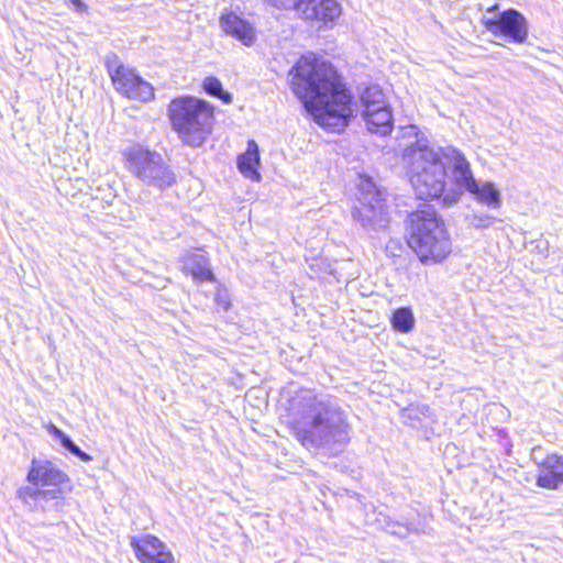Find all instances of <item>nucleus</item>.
I'll use <instances>...</instances> for the list:
<instances>
[{
    "label": "nucleus",
    "mask_w": 563,
    "mask_h": 563,
    "mask_svg": "<svg viewBox=\"0 0 563 563\" xmlns=\"http://www.w3.org/2000/svg\"><path fill=\"white\" fill-rule=\"evenodd\" d=\"M292 92L321 128L341 132L354 118L353 95L329 62L302 55L289 70Z\"/></svg>",
    "instance_id": "obj_1"
},
{
    "label": "nucleus",
    "mask_w": 563,
    "mask_h": 563,
    "mask_svg": "<svg viewBox=\"0 0 563 563\" xmlns=\"http://www.w3.org/2000/svg\"><path fill=\"white\" fill-rule=\"evenodd\" d=\"M288 411L292 435L308 450L338 455L351 441L349 413L333 395L301 390L289 400Z\"/></svg>",
    "instance_id": "obj_2"
},
{
    "label": "nucleus",
    "mask_w": 563,
    "mask_h": 563,
    "mask_svg": "<svg viewBox=\"0 0 563 563\" xmlns=\"http://www.w3.org/2000/svg\"><path fill=\"white\" fill-rule=\"evenodd\" d=\"M402 161L418 199L433 200L442 197L444 206H451L459 200L454 192L444 195L446 168L440 152L428 140L418 139L407 145L402 152Z\"/></svg>",
    "instance_id": "obj_3"
},
{
    "label": "nucleus",
    "mask_w": 563,
    "mask_h": 563,
    "mask_svg": "<svg viewBox=\"0 0 563 563\" xmlns=\"http://www.w3.org/2000/svg\"><path fill=\"white\" fill-rule=\"evenodd\" d=\"M408 245L426 265L440 263L451 253L444 221L431 205H423L408 217Z\"/></svg>",
    "instance_id": "obj_4"
},
{
    "label": "nucleus",
    "mask_w": 563,
    "mask_h": 563,
    "mask_svg": "<svg viewBox=\"0 0 563 563\" xmlns=\"http://www.w3.org/2000/svg\"><path fill=\"white\" fill-rule=\"evenodd\" d=\"M27 482L31 485L22 486L16 496L32 511H60L64 506L62 486L69 483V477L53 462L32 460Z\"/></svg>",
    "instance_id": "obj_5"
},
{
    "label": "nucleus",
    "mask_w": 563,
    "mask_h": 563,
    "mask_svg": "<svg viewBox=\"0 0 563 563\" xmlns=\"http://www.w3.org/2000/svg\"><path fill=\"white\" fill-rule=\"evenodd\" d=\"M167 113L173 130L188 146H201L212 132L213 107L202 99L191 96L174 98Z\"/></svg>",
    "instance_id": "obj_6"
},
{
    "label": "nucleus",
    "mask_w": 563,
    "mask_h": 563,
    "mask_svg": "<svg viewBox=\"0 0 563 563\" xmlns=\"http://www.w3.org/2000/svg\"><path fill=\"white\" fill-rule=\"evenodd\" d=\"M125 168L142 184L166 190L174 186L177 176L168 162L156 151L133 145L122 152Z\"/></svg>",
    "instance_id": "obj_7"
},
{
    "label": "nucleus",
    "mask_w": 563,
    "mask_h": 563,
    "mask_svg": "<svg viewBox=\"0 0 563 563\" xmlns=\"http://www.w3.org/2000/svg\"><path fill=\"white\" fill-rule=\"evenodd\" d=\"M364 188L365 191L358 198L360 205L353 208V219L363 227L385 228L388 214L382 192L371 181H366Z\"/></svg>",
    "instance_id": "obj_8"
},
{
    "label": "nucleus",
    "mask_w": 563,
    "mask_h": 563,
    "mask_svg": "<svg viewBox=\"0 0 563 563\" xmlns=\"http://www.w3.org/2000/svg\"><path fill=\"white\" fill-rule=\"evenodd\" d=\"M483 23L488 32L510 43L523 44L528 38L527 19L515 9L505 10L493 18H484Z\"/></svg>",
    "instance_id": "obj_9"
},
{
    "label": "nucleus",
    "mask_w": 563,
    "mask_h": 563,
    "mask_svg": "<svg viewBox=\"0 0 563 563\" xmlns=\"http://www.w3.org/2000/svg\"><path fill=\"white\" fill-rule=\"evenodd\" d=\"M296 13L306 21L332 27L341 15V5L335 0H301Z\"/></svg>",
    "instance_id": "obj_10"
},
{
    "label": "nucleus",
    "mask_w": 563,
    "mask_h": 563,
    "mask_svg": "<svg viewBox=\"0 0 563 563\" xmlns=\"http://www.w3.org/2000/svg\"><path fill=\"white\" fill-rule=\"evenodd\" d=\"M131 547L141 563H174L175 561L165 543L152 534L133 537Z\"/></svg>",
    "instance_id": "obj_11"
},
{
    "label": "nucleus",
    "mask_w": 563,
    "mask_h": 563,
    "mask_svg": "<svg viewBox=\"0 0 563 563\" xmlns=\"http://www.w3.org/2000/svg\"><path fill=\"white\" fill-rule=\"evenodd\" d=\"M221 30L245 46L254 45L256 41L255 27L245 19L232 11L221 14L219 19Z\"/></svg>",
    "instance_id": "obj_12"
},
{
    "label": "nucleus",
    "mask_w": 563,
    "mask_h": 563,
    "mask_svg": "<svg viewBox=\"0 0 563 563\" xmlns=\"http://www.w3.org/2000/svg\"><path fill=\"white\" fill-rule=\"evenodd\" d=\"M374 514L376 517L373 523L376 528L382 529L394 537L405 539L411 534L418 536L427 534L429 532L427 526L420 521L396 520L384 511H375Z\"/></svg>",
    "instance_id": "obj_13"
},
{
    "label": "nucleus",
    "mask_w": 563,
    "mask_h": 563,
    "mask_svg": "<svg viewBox=\"0 0 563 563\" xmlns=\"http://www.w3.org/2000/svg\"><path fill=\"white\" fill-rule=\"evenodd\" d=\"M563 484V455L550 454L540 464L537 485L547 489H558Z\"/></svg>",
    "instance_id": "obj_14"
},
{
    "label": "nucleus",
    "mask_w": 563,
    "mask_h": 563,
    "mask_svg": "<svg viewBox=\"0 0 563 563\" xmlns=\"http://www.w3.org/2000/svg\"><path fill=\"white\" fill-rule=\"evenodd\" d=\"M125 77L126 80L122 78V81H119L114 87L118 92L140 102H148L154 99L153 86L139 76L134 69H131L129 76Z\"/></svg>",
    "instance_id": "obj_15"
},
{
    "label": "nucleus",
    "mask_w": 563,
    "mask_h": 563,
    "mask_svg": "<svg viewBox=\"0 0 563 563\" xmlns=\"http://www.w3.org/2000/svg\"><path fill=\"white\" fill-rule=\"evenodd\" d=\"M444 155L451 163L452 179L456 187L465 191L471 190L476 179L464 154L456 148H449Z\"/></svg>",
    "instance_id": "obj_16"
},
{
    "label": "nucleus",
    "mask_w": 563,
    "mask_h": 563,
    "mask_svg": "<svg viewBox=\"0 0 563 563\" xmlns=\"http://www.w3.org/2000/svg\"><path fill=\"white\" fill-rule=\"evenodd\" d=\"M183 271L197 282H213L216 276L210 268L208 256L202 252H190L183 257Z\"/></svg>",
    "instance_id": "obj_17"
},
{
    "label": "nucleus",
    "mask_w": 563,
    "mask_h": 563,
    "mask_svg": "<svg viewBox=\"0 0 563 563\" xmlns=\"http://www.w3.org/2000/svg\"><path fill=\"white\" fill-rule=\"evenodd\" d=\"M363 120L369 132L387 135L393 131V114L389 104L382 108H371L362 112Z\"/></svg>",
    "instance_id": "obj_18"
},
{
    "label": "nucleus",
    "mask_w": 563,
    "mask_h": 563,
    "mask_svg": "<svg viewBox=\"0 0 563 563\" xmlns=\"http://www.w3.org/2000/svg\"><path fill=\"white\" fill-rule=\"evenodd\" d=\"M260 159L258 145L254 140H250L246 151L238 156V168L244 177L258 181L261 179Z\"/></svg>",
    "instance_id": "obj_19"
},
{
    "label": "nucleus",
    "mask_w": 563,
    "mask_h": 563,
    "mask_svg": "<svg viewBox=\"0 0 563 563\" xmlns=\"http://www.w3.org/2000/svg\"><path fill=\"white\" fill-rule=\"evenodd\" d=\"M467 192H470L477 202L485 205L490 209H499L501 206L500 191L492 181L482 183L476 180L474 183V187H472Z\"/></svg>",
    "instance_id": "obj_20"
},
{
    "label": "nucleus",
    "mask_w": 563,
    "mask_h": 563,
    "mask_svg": "<svg viewBox=\"0 0 563 563\" xmlns=\"http://www.w3.org/2000/svg\"><path fill=\"white\" fill-rule=\"evenodd\" d=\"M104 65L114 87L119 81H122V77L126 80L125 76H129V71L132 69L124 66L114 53H109L106 56Z\"/></svg>",
    "instance_id": "obj_21"
},
{
    "label": "nucleus",
    "mask_w": 563,
    "mask_h": 563,
    "mask_svg": "<svg viewBox=\"0 0 563 563\" xmlns=\"http://www.w3.org/2000/svg\"><path fill=\"white\" fill-rule=\"evenodd\" d=\"M391 325L395 330L407 333L415 325V317L410 308L401 307L396 309L391 314Z\"/></svg>",
    "instance_id": "obj_22"
},
{
    "label": "nucleus",
    "mask_w": 563,
    "mask_h": 563,
    "mask_svg": "<svg viewBox=\"0 0 563 563\" xmlns=\"http://www.w3.org/2000/svg\"><path fill=\"white\" fill-rule=\"evenodd\" d=\"M361 101L364 107L363 111H367L368 107L376 109L388 104L385 101V95L382 88L377 85L365 88L361 95Z\"/></svg>",
    "instance_id": "obj_23"
},
{
    "label": "nucleus",
    "mask_w": 563,
    "mask_h": 563,
    "mask_svg": "<svg viewBox=\"0 0 563 563\" xmlns=\"http://www.w3.org/2000/svg\"><path fill=\"white\" fill-rule=\"evenodd\" d=\"M203 90L216 98H219L224 103L232 102V96L230 92L224 91L221 81L216 77H207L202 82Z\"/></svg>",
    "instance_id": "obj_24"
},
{
    "label": "nucleus",
    "mask_w": 563,
    "mask_h": 563,
    "mask_svg": "<svg viewBox=\"0 0 563 563\" xmlns=\"http://www.w3.org/2000/svg\"><path fill=\"white\" fill-rule=\"evenodd\" d=\"M60 444L65 450H67L82 462H89L92 459L88 453L84 452L68 435L62 439Z\"/></svg>",
    "instance_id": "obj_25"
},
{
    "label": "nucleus",
    "mask_w": 563,
    "mask_h": 563,
    "mask_svg": "<svg viewBox=\"0 0 563 563\" xmlns=\"http://www.w3.org/2000/svg\"><path fill=\"white\" fill-rule=\"evenodd\" d=\"M494 220L495 218L492 216L485 213H474L470 219V223L475 229H487L493 224Z\"/></svg>",
    "instance_id": "obj_26"
},
{
    "label": "nucleus",
    "mask_w": 563,
    "mask_h": 563,
    "mask_svg": "<svg viewBox=\"0 0 563 563\" xmlns=\"http://www.w3.org/2000/svg\"><path fill=\"white\" fill-rule=\"evenodd\" d=\"M269 1L274 7H277L280 9H286V10L294 9L295 11H297V9L299 8V4L301 2V0H269Z\"/></svg>",
    "instance_id": "obj_27"
},
{
    "label": "nucleus",
    "mask_w": 563,
    "mask_h": 563,
    "mask_svg": "<svg viewBox=\"0 0 563 563\" xmlns=\"http://www.w3.org/2000/svg\"><path fill=\"white\" fill-rule=\"evenodd\" d=\"M216 302L219 307L223 308L224 310H228L231 306L227 292L221 290H218L216 295Z\"/></svg>",
    "instance_id": "obj_28"
},
{
    "label": "nucleus",
    "mask_w": 563,
    "mask_h": 563,
    "mask_svg": "<svg viewBox=\"0 0 563 563\" xmlns=\"http://www.w3.org/2000/svg\"><path fill=\"white\" fill-rule=\"evenodd\" d=\"M48 432L55 437L56 439H58L60 442H62V439L64 437H66L67 434H65L59 428H57L55 424L51 423L47 428Z\"/></svg>",
    "instance_id": "obj_29"
},
{
    "label": "nucleus",
    "mask_w": 563,
    "mask_h": 563,
    "mask_svg": "<svg viewBox=\"0 0 563 563\" xmlns=\"http://www.w3.org/2000/svg\"><path fill=\"white\" fill-rule=\"evenodd\" d=\"M78 12L87 11L88 7L81 0H70Z\"/></svg>",
    "instance_id": "obj_30"
},
{
    "label": "nucleus",
    "mask_w": 563,
    "mask_h": 563,
    "mask_svg": "<svg viewBox=\"0 0 563 563\" xmlns=\"http://www.w3.org/2000/svg\"><path fill=\"white\" fill-rule=\"evenodd\" d=\"M413 411V409H408V412H409V417H411V412Z\"/></svg>",
    "instance_id": "obj_31"
}]
</instances>
